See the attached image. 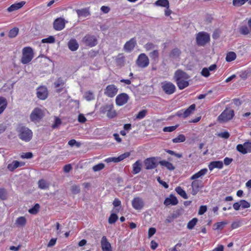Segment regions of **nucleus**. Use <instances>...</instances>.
<instances>
[{
  "instance_id": "obj_1",
  "label": "nucleus",
  "mask_w": 251,
  "mask_h": 251,
  "mask_svg": "<svg viewBox=\"0 0 251 251\" xmlns=\"http://www.w3.org/2000/svg\"><path fill=\"white\" fill-rule=\"evenodd\" d=\"M174 78L178 88L182 90L189 85L188 79L189 76L185 72L181 70H177L174 75Z\"/></svg>"
},
{
  "instance_id": "obj_2",
  "label": "nucleus",
  "mask_w": 251,
  "mask_h": 251,
  "mask_svg": "<svg viewBox=\"0 0 251 251\" xmlns=\"http://www.w3.org/2000/svg\"><path fill=\"white\" fill-rule=\"evenodd\" d=\"M100 114H106V116L109 119L114 118L117 116L116 111L112 103H106L101 106L100 109Z\"/></svg>"
},
{
  "instance_id": "obj_3",
  "label": "nucleus",
  "mask_w": 251,
  "mask_h": 251,
  "mask_svg": "<svg viewBox=\"0 0 251 251\" xmlns=\"http://www.w3.org/2000/svg\"><path fill=\"white\" fill-rule=\"evenodd\" d=\"M19 137L25 142L29 141L32 137V132L28 128L22 126L17 129Z\"/></svg>"
},
{
  "instance_id": "obj_4",
  "label": "nucleus",
  "mask_w": 251,
  "mask_h": 251,
  "mask_svg": "<svg viewBox=\"0 0 251 251\" xmlns=\"http://www.w3.org/2000/svg\"><path fill=\"white\" fill-rule=\"evenodd\" d=\"M33 51L31 48L27 47L23 48L22 50V57L21 62L23 64H27L31 61L33 57Z\"/></svg>"
},
{
  "instance_id": "obj_5",
  "label": "nucleus",
  "mask_w": 251,
  "mask_h": 251,
  "mask_svg": "<svg viewBox=\"0 0 251 251\" xmlns=\"http://www.w3.org/2000/svg\"><path fill=\"white\" fill-rule=\"evenodd\" d=\"M234 115V110L226 108L218 116V119L220 122H226L232 119Z\"/></svg>"
},
{
  "instance_id": "obj_6",
  "label": "nucleus",
  "mask_w": 251,
  "mask_h": 251,
  "mask_svg": "<svg viewBox=\"0 0 251 251\" xmlns=\"http://www.w3.org/2000/svg\"><path fill=\"white\" fill-rule=\"evenodd\" d=\"M210 41V35L205 32L198 33L196 36L197 44L199 46H204Z\"/></svg>"
},
{
  "instance_id": "obj_7",
  "label": "nucleus",
  "mask_w": 251,
  "mask_h": 251,
  "mask_svg": "<svg viewBox=\"0 0 251 251\" xmlns=\"http://www.w3.org/2000/svg\"><path fill=\"white\" fill-rule=\"evenodd\" d=\"M44 115V112L41 109L35 108L30 114V119L32 122L37 123L41 120Z\"/></svg>"
},
{
  "instance_id": "obj_8",
  "label": "nucleus",
  "mask_w": 251,
  "mask_h": 251,
  "mask_svg": "<svg viewBox=\"0 0 251 251\" xmlns=\"http://www.w3.org/2000/svg\"><path fill=\"white\" fill-rule=\"evenodd\" d=\"M161 86L163 91L167 95L173 94L176 90L175 85L171 82L164 81L161 83Z\"/></svg>"
},
{
  "instance_id": "obj_9",
  "label": "nucleus",
  "mask_w": 251,
  "mask_h": 251,
  "mask_svg": "<svg viewBox=\"0 0 251 251\" xmlns=\"http://www.w3.org/2000/svg\"><path fill=\"white\" fill-rule=\"evenodd\" d=\"M82 42L87 46L93 47L97 43V39L94 35L89 34L86 35L82 39Z\"/></svg>"
},
{
  "instance_id": "obj_10",
  "label": "nucleus",
  "mask_w": 251,
  "mask_h": 251,
  "mask_svg": "<svg viewBox=\"0 0 251 251\" xmlns=\"http://www.w3.org/2000/svg\"><path fill=\"white\" fill-rule=\"evenodd\" d=\"M136 63L138 67L144 68L149 65V59L145 53H141L138 56Z\"/></svg>"
},
{
  "instance_id": "obj_11",
  "label": "nucleus",
  "mask_w": 251,
  "mask_h": 251,
  "mask_svg": "<svg viewBox=\"0 0 251 251\" xmlns=\"http://www.w3.org/2000/svg\"><path fill=\"white\" fill-rule=\"evenodd\" d=\"M66 22L64 19L62 18H58L56 19L53 23V28L55 30L60 31L62 30L65 26Z\"/></svg>"
},
{
  "instance_id": "obj_12",
  "label": "nucleus",
  "mask_w": 251,
  "mask_h": 251,
  "mask_svg": "<svg viewBox=\"0 0 251 251\" xmlns=\"http://www.w3.org/2000/svg\"><path fill=\"white\" fill-rule=\"evenodd\" d=\"M237 150L243 154L251 151V142H245L243 145L239 144L236 147Z\"/></svg>"
},
{
  "instance_id": "obj_13",
  "label": "nucleus",
  "mask_w": 251,
  "mask_h": 251,
  "mask_svg": "<svg viewBox=\"0 0 251 251\" xmlns=\"http://www.w3.org/2000/svg\"><path fill=\"white\" fill-rule=\"evenodd\" d=\"M145 168L147 170H151L157 167L156 159L155 157L148 158L144 161Z\"/></svg>"
},
{
  "instance_id": "obj_14",
  "label": "nucleus",
  "mask_w": 251,
  "mask_h": 251,
  "mask_svg": "<svg viewBox=\"0 0 251 251\" xmlns=\"http://www.w3.org/2000/svg\"><path fill=\"white\" fill-rule=\"evenodd\" d=\"M192 188V194L193 195H196L198 192L200 191V189L203 187L202 181L201 180H195L191 184Z\"/></svg>"
},
{
  "instance_id": "obj_15",
  "label": "nucleus",
  "mask_w": 251,
  "mask_h": 251,
  "mask_svg": "<svg viewBox=\"0 0 251 251\" xmlns=\"http://www.w3.org/2000/svg\"><path fill=\"white\" fill-rule=\"evenodd\" d=\"M129 100V97L126 93H122L118 95L116 98V103L117 105L122 106L127 103Z\"/></svg>"
},
{
  "instance_id": "obj_16",
  "label": "nucleus",
  "mask_w": 251,
  "mask_h": 251,
  "mask_svg": "<svg viewBox=\"0 0 251 251\" xmlns=\"http://www.w3.org/2000/svg\"><path fill=\"white\" fill-rule=\"evenodd\" d=\"M118 92V88L117 87L113 85H108L104 91V94L110 98L114 97Z\"/></svg>"
},
{
  "instance_id": "obj_17",
  "label": "nucleus",
  "mask_w": 251,
  "mask_h": 251,
  "mask_svg": "<svg viewBox=\"0 0 251 251\" xmlns=\"http://www.w3.org/2000/svg\"><path fill=\"white\" fill-rule=\"evenodd\" d=\"M132 206L136 210H141L144 206L143 200L140 197H135L132 201Z\"/></svg>"
},
{
  "instance_id": "obj_18",
  "label": "nucleus",
  "mask_w": 251,
  "mask_h": 251,
  "mask_svg": "<svg viewBox=\"0 0 251 251\" xmlns=\"http://www.w3.org/2000/svg\"><path fill=\"white\" fill-rule=\"evenodd\" d=\"M37 96L42 100H44L47 98L48 92L47 88L45 86H40L37 89Z\"/></svg>"
},
{
  "instance_id": "obj_19",
  "label": "nucleus",
  "mask_w": 251,
  "mask_h": 251,
  "mask_svg": "<svg viewBox=\"0 0 251 251\" xmlns=\"http://www.w3.org/2000/svg\"><path fill=\"white\" fill-rule=\"evenodd\" d=\"M136 44V39L134 38H132L125 44L124 49L126 51L130 52L134 49Z\"/></svg>"
},
{
  "instance_id": "obj_20",
  "label": "nucleus",
  "mask_w": 251,
  "mask_h": 251,
  "mask_svg": "<svg viewBox=\"0 0 251 251\" xmlns=\"http://www.w3.org/2000/svg\"><path fill=\"white\" fill-rule=\"evenodd\" d=\"M101 245L102 251H112L110 243L107 241L105 236H103L101 240Z\"/></svg>"
},
{
  "instance_id": "obj_21",
  "label": "nucleus",
  "mask_w": 251,
  "mask_h": 251,
  "mask_svg": "<svg viewBox=\"0 0 251 251\" xmlns=\"http://www.w3.org/2000/svg\"><path fill=\"white\" fill-rule=\"evenodd\" d=\"M223 167V163L221 161H215L211 162L209 165L208 168L209 170L212 171L215 168L219 169H222Z\"/></svg>"
},
{
  "instance_id": "obj_22",
  "label": "nucleus",
  "mask_w": 251,
  "mask_h": 251,
  "mask_svg": "<svg viewBox=\"0 0 251 251\" xmlns=\"http://www.w3.org/2000/svg\"><path fill=\"white\" fill-rule=\"evenodd\" d=\"M25 165V163L22 162H19L16 160L13 161L11 163H10L7 166V169L10 171H13L15 169H17L20 166H22Z\"/></svg>"
},
{
  "instance_id": "obj_23",
  "label": "nucleus",
  "mask_w": 251,
  "mask_h": 251,
  "mask_svg": "<svg viewBox=\"0 0 251 251\" xmlns=\"http://www.w3.org/2000/svg\"><path fill=\"white\" fill-rule=\"evenodd\" d=\"M164 203L166 205H169L170 204L175 205L178 203V200L176 197L171 195L169 198L165 199Z\"/></svg>"
},
{
  "instance_id": "obj_24",
  "label": "nucleus",
  "mask_w": 251,
  "mask_h": 251,
  "mask_svg": "<svg viewBox=\"0 0 251 251\" xmlns=\"http://www.w3.org/2000/svg\"><path fill=\"white\" fill-rule=\"evenodd\" d=\"M25 3V1H22L18 3L13 4L9 7L7 10L9 12H13L22 8Z\"/></svg>"
},
{
  "instance_id": "obj_25",
  "label": "nucleus",
  "mask_w": 251,
  "mask_h": 251,
  "mask_svg": "<svg viewBox=\"0 0 251 251\" xmlns=\"http://www.w3.org/2000/svg\"><path fill=\"white\" fill-rule=\"evenodd\" d=\"M68 46L69 49L71 51H74L78 49L79 45L75 39H72L69 41L68 43Z\"/></svg>"
},
{
  "instance_id": "obj_26",
  "label": "nucleus",
  "mask_w": 251,
  "mask_h": 251,
  "mask_svg": "<svg viewBox=\"0 0 251 251\" xmlns=\"http://www.w3.org/2000/svg\"><path fill=\"white\" fill-rule=\"evenodd\" d=\"M142 162L141 160H138L136 161L132 165L133 171L132 173L134 174L139 173L141 170Z\"/></svg>"
},
{
  "instance_id": "obj_27",
  "label": "nucleus",
  "mask_w": 251,
  "mask_h": 251,
  "mask_svg": "<svg viewBox=\"0 0 251 251\" xmlns=\"http://www.w3.org/2000/svg\"><path fill=\"white\" fill-rule=\"evenodd\" d=\"M26 218L24 216H21L16 219L15 225L17 227H23L26 225Z\"/></svg>"
},
{
  "instance_id": "obj_28",
  "label": "nucleus",
  "mask_w": 251,
  "mask_h": 251,
  "mask_svg": "<svg viewBox=\"0 0 251 251\" xmlns=\"http://www.w3.org/2000/svg\"><path fill=\"white\" fill-rule=\"evenodd\" d=\"M207 172V169L206 168L202 169L198 173L193 175L190 178L191 180H195L205 175Z\"/></svg>"
},
{
  "instance_id": "obj_29",
  "label": "nucleus",
  "mask_w": 251,
  "mask_h": 251,
  "mask_svg": "<svg viewBox=\"0 0 251 251\" xmlns=\"http://www.w3.org/2000/svg\"><path fill=\"white\" fill-rule=\"evenodd\" d=\"M7 106V101L6 99L3 97H0V115L3 112Z\"/></svg>"
},
{
  "instance_id": "obj_30",
  "label": "nucleus",
  "mask_w": 251,
  "mask_h": 251,
  "mask_svg": "<svg viewBox=\"0 0 251 251\" xmlns=\"http://www.w3.org/2000/svg\"><path fill=\"white\" fill-rule=\"evenodd\" d=\"M76 12L78 16L79 17H86L90 14L89 10L88 8L77 9L76 10Z\"/></svg>"
},
{
  "instance_id": "obj_31",
  "label": "nucleus",
  "mask_w": 251,
  "mask_h": 251,
  "mask_svg": "<svg viewBox=\"0 0 251 251\" xmlns=\"http://www.w3.org/2000/svg\"><path fill=\"white\" fill-rule=\"evenodd\" d=\"M195 108L196 105L195 104H192L187 109L184 110L183 112V114L184 115V118H186L190 116L195 110Z\"/></svg>"
},
{
  "instance_id": "obj_32",
  "label": "nucleus",
  "mask_w": 251,
  "mask_h": 251,
  "mask_svg": "<svg viewBox=\"0 0 251 251\" xmlns=\"http://www.w3.org/2000/svg\"><path fill=\"white\" fill-rule=\"evenodd\" d=\"M159 164L161 166L166 167L167 169H168L170 171H173L175 169V167L171 163L166 160L160 161L159 162Z\"/></svg>"
},
{
  "instance_id": "obj_33",
  "label": "nucleus",
  "mask_w": 251,
  "mask_h": 251,
  "mask_svg": "<svg viewBox=\"0 0 251 251\" xmlns=\"http://www.w3.org/2000/svg\"><path fill=\"white\" fill-rule=\"evenodd\" d=\"M38 184L39 188L41 189H47L50 186V183L43 179L39 180Z\"/></svg>"
},
{
  "instance_id": "obj_34",
  "label": "nucleus",
  "mask_w": 251,
  "mask_h": 251,
  "mask_svg": "<svg viewBox=\"0 0 251 251\" xmlns=\"http://www.w3.org/2000/svg\"><path fill=\"white\" fill-rule=\"evenodd\" d=\"M154 4L158 6L169 8V2L168 0H157L155 1Z\"/></svg>"
},
{
  "instance_id": "obj_35",
  "label": "nucleus",
  "mask_w": 251,
  "mask_h": 251,
  "mask_svg": "<svg viewBox=\"0 0 251 251\" xmlns=\"http://www.w3.org/2000/svg\"><path fill=\"white\" fill-rule=\"evenodd\" d=\"M181 52L178 48H175L172 50L170 53V57L172 58H176L178 57Z\"/></svg>"
},
{
  "instance_id": "obj_36",
  "label": "nucleus",
  "mask_w": 251,
  "mask_h": 251,
  "mask_svg": "<svg viewBox=\"0 0 251 251\" xmlns=\"http://www.w3.org/2000/svg\"><path fill=\"white\" fill-rule=\"evenodd\" d=\"M239 32L241 34L243 35H248L251 33L249 27L246 25L241 26L239 28Z\"/></svg>"
},
{
  "instance_id": "obj_37",
  "label": "nucleus",
  "mask_w": 251,
  "mask_h": 251,
  "mask_svg": "<svg viewBox=\"0 0 251 251\" xmlns=\"http://www.w3.org/2000/svg\"><path fill=\"white\" fill-rule=\"evenodd\" d=\"M236 53L233 51H230L226 54V60L227 62H229L234 60L236 59Z\"/></svg>"
},
{
  "instance_id": "obj_38",
  "label": "nucleus",
  "mask_w": 251,
  "mask_h": 251,
  "mask_svg": "<svg viewBox=\"0 0 251 251\" xmlns=\"http://www.w3.org/2000/svg\"><path fill=\"white\" fill-rule=\"evenodd\" d=\"M83 97L87 101H90L95 99V95L94 93L90 91L85 92Z\"/></svg>"
},
{
  "instance_id": "obj_39",
  "label": "nucleus",
  "mask_w": 251,
  "mask_h": 251,
  "mask_svg": "<svg viewBox=\"0 0 251 251\" xmlns=\"http://www.w3.org/2000/svg\"><path fill=\"white\" fill-rule=\"evenodd\" d=\"M176 191L179 194L180 196H181L183 198L185 199H187L188 198L187 195L181 187L178 186L176 187L175 189Z\"/></svg>"
},
{
  "instance_id": "obj_40",
  "label": "nucleus",
  "mask_w": 251,
  "mask_h": 251,
  "mask_svg": "<svg viewBox=\"0 0 251 251\" xmlns=\"http://www.w3.org/2000/svg\"><path fill=\"white\" fill-rule=\"evenodd\" d=\"M148 113V110L146 109L142 110L138 112L136 115L135 118L137 120H141L145 117Z\"/></svg>"
},
{
  "instance_id": "obj_41",
  "label": "nucleus",
  "mask_w": 251,
  "mask_h": 251,
  "mask_svg": "<svg viewBox=\"0 0 251 251\" xmlns=\"http://www.w3.org/2000/svg\"><path fill=\"white\" fill-rule=\"evenodd\" d=\"M19 28L18 27H14L11 29L8 33V36L10 38H14L18 34L19 32Z\"/></svg>"
},
{
  "instance_id": "obj_42",
  "label": "nucleus",
  "mask_w": 251,
  "mask_h": 251,
  "mask_svg": "<svg viewBox=\"0 0 251 251\" xmlns=\"http://www.w3.org/2000/svg\"><path fill=\"white\" fill-rule=\"evenodd\" d=\"M186 138L185 136L183 134H180L177 137L175 138H174L172 140L173 143H177L183 142L185 141Z\"/></svg>"
},
{
  "instance_id": "obj_43",
  "label": "nucleus",
  "mask_w": 251,
  "mask_h": 251,
  "mask_svg": "<svg viewBox=\"0 0 251 251\" xmlns=\"http://www.w3.org/2000/svg\"><path fill=\"white\" fill-rule=\"evenodd\" d=\"M40 209V205L36 203L34 206L28 210V212L32 214H36L38 213Z\"/></svg>"
},
{
  "instance_id": "obj_44",
  "label": "nucleus",
  "mask_w": 251,
  "mask_h": 251,
  "mask_svg": "<svg viewBox=\"0 0 251 251\" xmlns=\"http://www.w3.org/2000/svg\"><path fill=\"white\" fill-rule=\"evenodd\" d=\"M198 222V219L196 218H193L192 220L190 221L187 224V228L189 229L193 228L194 226L196 225Z\"/></svg>"
},
{
  "instance_id": "obj_45",
  "label": "nucleus",
  "mask_w": 251,
  "mask_h": 251,
  "mask_svg": "<svg viewBox=\"0 0 251 251\" xmlns=\"http://www.w3.org/2000/svg\"><path fill=\"white\" fill-rule=\"evenodd\" d=\"M150 57L153 60H157L159 56L158 50H154L149 53Z\"/></svg>"
},
{
  "instance_id": "obj_46",
  "label": "nucleus",
  "mask_w": 251,
  "mask_h": 251,
  "mask_svg": "<svg viewBox=\"0 0 251 251\" xmlns=\"http://www.w3.org/2000/svg\"><path fill=\"white\" fill-rule=\"evenodd\" d=\"M105 167V165L103 163H100L97 165H96L93 167V170L94 172H98L102 170Z\"/></svg>"
},
{
  "instance_id": "obj_47",
  "label": "nucleus",
  "mask_w": 251,
  "mask_h": 251,
  "mask_svg": "<svg viewBox=\"0 0 251 251\" xmlns=\"http://www.w3.org/2000/svg\"><path fill=\"white\" fill-rule=\"evenodd\" d=\"M71 191L73 194H77L80 191V187L79 185H74L72 186Z\"/></svg>"
},
{
  "instance_id": "obj_48",
  "label": "nucleus",
  "mask_w": 251,
  "mask_h": 251,
  "mask_svg": "<svg viewBox=\"0 0 251 251\" xmlns=\"http://www.w3.org/2000/svg\"><path fill=\"white\" fill-rule=\"evenodd\" d=\"M178 126V125H177L176 126H174L164 127L163 129V131L165 132H172V131L175 130Z\"/></svg>"
},
{
  "instance_id": "obj_49",
  "label": "nucleus",
  "mask_w": 251,
  "mask_h": 251,
  "mask_svg": "<svg viewBox=\"0 0 251 251\" xmlns=\"http://www.w3.org/2000/svg\"><path fill=\"white\" fill-rule=\"evenodd\" d=\"M55 42V38L52 36H50L47 38L42 40L43 43H53Z\"/></svg>"
},
{
  "instance_id": "obj_50",
  "label": "nucleus",
  "mask_w": 251,
  "mask_h": 251,
  "mask_svg": "<svg viewBox=\"0 0 251 251\" xmlns=\"http://www.w3.org/2000/svg\"><path fill=\"white\" fill-rule=\"evenodd\" d=\"M227 224L226 221L217 223L214 226H216L215 229H222L225 225Z\"/></svg>"
},
{
  "instance_id": "obj_51",
  "label": "nucleus",
  "mask_w": 251,
  "mask_h": 251,
  "mask_svg": "<svg viewBox=\"0 0 251 251\" xmlns=\"http://www.w3.org/2000/svg\"><path fill=\"white\" fill-rule=\"evenodd\" d=\"M118 219V216L116 214H112L110 216L108 219V222L109 224H114L115 223Z\"/></svg>"
},
{
  "instance_id": "obj_52",
  "label": "nucleus",
  "mask_w": 251,
  "mask_h": 251,
  "mask_svg": "<svg viewBox=\"0 0 251 251\" xmlns=\"http://www.w3.org/2000/svg\"><path fill=\"white\" fill-rule=\"evenodd\" d=\"M240 204H241V207L242 208H248L250 207L251 204L244 200H242L240 201Z\"/></svg>"
},
{
  "instance_id": "obj_53",
  "label": "nucleus",
  "mask_w": 251,
  "mask_h": 251,
  "mask_svg": "<svg viewBox=\"0 0 251 251\" xmlns=\"http://www.w3.org/2000/svg\"><path fill=\"white\" fill-rule=\"evenodd\" d=\"M130 155L129 152H126L118 157V161L120 162Z\"/></svg>"
},
{
  "instance_id": "obj_54",
  "label": "nucleus",
  "mask_w": 251,
  "mask_h": 251,
  "mask_svg": "<svg viewBox=\"0 0 251 251\" xmlns=\"http://www.w3.org/2000/svg\"><path fill=\"white\" fill-rule=\"evenodd\" d=\"M0 199H6V192L4 189H0Z\"/></svg>"
},
{
  "instance_id": "obj_55",
  "label": "nucleus",
  "mask_w": 251,
  "mask_h": 251,
  "mask_svg": "<svg viewBox=\"0 0 251 251\" xmlns=\"http://www.w3.org/2000/svg\"><path fill=\"white\" fill-rule=\"evenodd\" d=\"M154 45L152 43H148L144 46V48L147 51L152 50L154 48Z\"/></svg>"
},
{
  "instance_id": "obj_56",
  "label": "nucleus",
  "mask_w": 251,
  "mask_h": 251,
  "mask_svg": "<svg viewBox=\"0 0 251 251\" xmlns=\"http://www.w3.org/2000/svg\"><path fill=\"white\" fill-rule=\"evenodd\" d=\"M243 0H233V5L235 6H240L245 3Z\"/></svg>"
},
{
  "instance_id": "obj_57",
  "label": "nucleus",
  "mask_w": 251,
  "mask_h": 251,
  "mask_svg": "<svg viewBox=\"0 0 251 251\" xmlns=\"http://www.w3.org/2000/svg\"><path fill=\"white\" fill-rule=\"evenodd\" d=\"M64 82L61 78H59L55 82L54 85L56 88H58L64 84Z\"/></svg>"
},
{
  "instance_id": "obj_58",
  "label": "nucleus",
  "mask_w": 251,
  "mask_h": 251,
  "mask_svg": "<svg viewBox=\"0 0 251 251\" xmlns=\"http://www.w3.org/2000/svg\"><path fill=\"white\" fill-rule=\"evenodd\" d=\"M218 136L225 138V139H227L229 137V134L228 132L225 131L224 132H221L218 134Z\"/></svg>"
},
{
  "instance_id": "obj_59",
  "label": "nucleus",
  "mask_w": 251,
  "mask_h": 251,
  "mask_svg": "<svg viewBox=\"0 0 251 251\" xmlns=\"http://www.w3.org/2000/svg\"><path fill=\"white\" fill-rule=\"evenodd\" d=\"M201 74L205 77H208L210 75L209 71L207 68H204L202 70Z\"/></svg>"
},
{
  "instance_id": "obj_60",
  "label": "nucleus",
  "mask_w": 251,
  "mask_h": 251,
  "mask_svg": "<svg viewBox=\"0 0 251 251\" xmlns=\"http://www.w3.org/2000/svg\"><path fill=\"white\" fill-rule=\"evenodd\" d=\"M240 226L241 223L240 221H235L232 223L231 227L232 229H235L239 227Z\"/></svg>"
},
{
  "instance_id": "obj_61",
  "label": "nucleus",
  "mask_w": 251,
  "mask_h": 251,
  "mask_svg": "<svg viewBox=\"0 0 251 251\" xmlns=\"http://www.w3.org/2000/svg\"><path fill=\"white\" fill-rule=\"evenodd\" d=\"M207 210V207L205 205L201 206L199 210V214L202 215L204 214Z\"/></svg>"
},
{
  "instance_id": "obj_62",
  "label": "nucleus",
  "mask_w": 251,
  "mask_h": 251,
  "mask_svg": "<svg viewBox=\"0 0 251 251\" xmlns=\"http://www.w3.org/2000/svg\"><path fill=\"white\" fill-rule=\"evenodd\" d=\"M78 121L80 123H84L86 121V119L82 114H80L78 116Z\"/></svg>"
},
{
  "instance_id": "obj_63",
  "label": "nucleus",
  "mask_w": 251,
  "mask_h": 251,
  "mask_svg": "<svg viewBox=\"0 0 251 251\" xmlns=\"http://www.w3.org/2000/svg\"><path fill=\"white\" fill-rule=\"evenodd\" d=\"M32 153L31 152H26L25 153H23L22 155H21V157L23 158H31L32 157Z\"/></svg>"
},
{
  "instance_id": "obj_64",
  "label": "nucleus",
  "mask_w": 251,
  "mask_h": 251,
  "mask_svg": "<svg viewBox=\"0 0 251 251\" xmlns=\"http://www.w3.org/2000/svg\"><path fill=\"white\" fill-rule=\"evenodd\" d=\"M56 238H52L50 240L48 244V247H52L55 245L56 242Z\"/></svg>"
}]
</instances>
